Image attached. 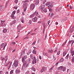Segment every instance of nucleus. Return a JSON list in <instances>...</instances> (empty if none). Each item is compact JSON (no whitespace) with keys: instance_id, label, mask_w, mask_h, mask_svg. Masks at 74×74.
Masks as SVG:
<instances>
[{"instance_id":"f257e3e1","label":"nucleus","mask_w":74,"mask_h":74,"mask_svg":"<svg viewBox=\"0 0 74 74\" xmlns=\"http://www.w3.org/2000/svg\"><path fill=\"white\" fill-rule=\"evenodd\" d=\"M1 59L2 60H5V63H6V64L5 65V67L8 66V65L10 63V60L8 59V56H5L4 58L3 57H1Z\"/></svg>"},{"instance_id":"f03ea898","label":"nucleus","mask_w":74,"mask_h":74,"mask_svg":"<svg viewBox=\"0 0 74 74\" xmlns=\"http://www.w3.org/2000/svg\"><path fill=\"white\" fill-rule=\"evenodd\" d=\"M18 61L17 60H15L14 63L12 65V69H14L15 67H17L18 66Z\"/></svg>"},{"instance_id":"7ed1b4c3","label":"nucleus","mask_w":74,"mask_h":74,"mask_svg":"<svg viewBox=\"0 0 74 74\" xmlns=\"http://www.w3.org/2000/svg\"><path fill=\"white\" fill-rule=\"evenodd\" d=\"M29 1V0H25L24 1V4L23 6V8H27V6L28 2Z\"/></svg>"},{"instance_id":"20e7f679","label":"nucleus","mask_w":74,"mask_h":74,"mask_svg":"<svg viewBox=\"0 0 74 74\" xmlns=\"http://www.w3.org/2000/svg\"><path fill=\"white\" fill-rule=\"evenodd\" d=\"M35 14H36V16H38V12H37V11H36L32 14L30 16L29 18H33V17L35 15Z\"/></svg>"},{"instance_id":"39448f33","label":"nucleus","mask_w":74,"mask_h":74,"mask_svg":"<svg viewBox=\"0 0 74 74\" xmlns=\"http://www.w3.org/2000/svg\"><path fill=\"white\" fill-rule=\"evenodd\" d=\"M34 7H35V5H34V3L31 4L30 6L31 10H33L34 8Z\"/></svg>"},{"instance_id":"423d86ee","label":"nucleus","mask_w":74,"mask_h":74,"mask_svg":"<svg viewBox=\"0 0 74 74\" xmlns=\"http://www.w3.org/2000/svg\"><path fill=\"white\" fill-rule=\"evenodd\" d=\"M26 64H27V62H25V63H24L23 64V65L22 68V69L23 70H24L26 68V66H25Z\"/></svg>"},{"instance_id":"0eeeda50","label":"nucleus","mask_w":74,"mask_h":74,"mask_svg":"<svg viewBox=\"0 0 74 74\" xmlns=\"http://www.w3.org/2000/svg\"><path fill=\"white\" fill-rule=\"evenodd\" d=\"M46 70V67H43L42 68V70L40 71L41 73L44 72Z\"/></svg>"},{"instance_id":"6e6552de","label":"nucleus","mask_w":74,"mask_h":74,"mask_svg":"<svg viewBox=\"0 0 74 74\" xmlns=\"http://www.w3.org/2000/svg\"><path fill=\"white\" fill-rule=\"evenodd\" d=\"M32 20L33 22H36L37 21V17H35L34 18H32Z\"/></svg>"},{"instance_id":"1a4fd4ad","label":"nucleus","mask_w":74,"mask_h":74,"mask_svg":"<svg viewBox=\"0 0 74 74\" xmlns=\"http://www.w3.org/2000/svg\"><path fill=\"white\" fill-rule=\"evenodd\" d=\"M45 8V5H41L40 7V9L42 11L43 10V9Z\"/></svg>"},{"instance_id":"9d476101","label":"nucleus","mask_w":74,"mask_h":74,"mask_svg":"<svg viewBox=\"0 0 74 74\" xmlns=\"http://www.w3.org/2000/svg\"><path fill=\"white\" fill-rule=\"evenodd\" d=\"M1 22L2 25L4 24V25H3V27H5V25L4 23L5 22V21L1 20Z\"/></svg>"},{"instance_id":"9b49d317","label":"nucleus","mask_w":74,"mask_h":74,"mask_svg":"<svg viewBox=\"0 0 74 74\" xmlns=\"http://www.w3.org/2000/svg\"><path fill=\"white\" fill-rule=\"evenodd\" d=\"M37 60L36 59V57H33V61L35 63H37Z\"/></svg>"},{"instance_id":"f8f14e48","label":"nucleus","mask_w":74,"mask_h":74,"mask_svg":"<svg viewBox=\"0 0 74 74\" xmlns=\"http://www.w3.org/2000/svg\"><path fill=\"white\" fill-rule=\"evenodd\" d=\"M16 21L15 20H14L13 21H12V23H11L10 24V25L12 26V25H14V24H15L16 23Z\"/></svg>"},{"instance_id":"ddd939ff","label":"nucleus","mask_w":74,"mask_h":74,"mask_svg":"<svg viewBox=\"0 0 74 74\" xmlns=\"http://www.w3.org/2000/svg\"><path fill=\"white\" fill-rule=\"evenodd\" d=\"M71 54L72 56H73L74 55V50H73V49L72 48L71 50Z\"/></svg>"},{"instance_id":"4468645a","label":"nucleus","mask_w":74,"mask_h":74,"mask_svg":"<svg viewBox=\"0 0 74 74\" xmlns=\"http://www.w3.org/2000/svg\"><path fill=\"white\" fill-rule=\"evenodd\" d=\"M4 8V6L3 5H0V12L2 11Z\"/></svg>"},{"instance_id":"2eb2a0df","label":"nucleus","mask_w":74,"mask_h":74,"mask_svg":"<svg viewBox=\"0 0 74 74\" xmlns=\"http://www.w3.org/2000/svg\"><path fill=\"white\" fill-rule=\"evenodd\" d=\"M20 73V70L19 69H17L16 71V74H18Z\"/></svg>"},{"instance_id":"dca6fc26","label":"nucleus","mask_w":74,"mask_h":74,"mask_svg":"<svg viewBox=\"0 0 74 74\" xmlns=\"http://www.w3.org/2000/svg\"><path fill=\"white\" fill-rule=\"evenodd\" d=\"M67 40H66L65 42H64L62 45V46L63 47L64 45H65V44H66L67 43Z\"/></svg>"},{"instance_id":"f3484780","label":"nucleus","mask_w":74,"mask_h":74,"mask_svg":"<svg viewBox=\"0 0 74 74\" xmlns=\"http://www.w3.org/2000/svg\"><path fill=\"white\" fill-rule=\"evenodd\" d=\"M66 68L65 66H62V70L63 72H64L66 71Z\"/></svg>"},{"instance_id":"a211bd4d","label":"nucleus","mask_w":74,"mask_h":74,"mask_svg":"<svg viewBox=\"0 0 74 74\" xmlns=\"http://www.w3.org/2000/svg\"><path fill=\"white\" fill-rule=\"evenodd\" d=\"M7 29H5L3 30V32L4 33H7Z\"/></svg>"},{"instance_id":"6ab92c4d","label":"nucleus","mask_w":74,"mask_h":74,"mask_svg":"<svg viewBox=\"0 0 74 74\" xmlns=\"http://www.w3.org/2000/svg\"><path fill=\"white\" fill-rule=\"evenodd\" d=\"M31 62V58H29L27 60V62L28 63H30Z\"/></svg>"},{"instance_id":"aec40b11","label":"nucleus","mask_w":74,"mask_h":74,"mask_svg":"<svg viewBox=\"0 0 74 74\" xmlns=\"http://www.w3.org/2000/svg\"><path fill=\"white\" fill-rule=\"evenodd\" d=\"M51 4V3L49 2H47L45 4L46 5V6H48V5H49V4Z\"/></svg>"},{"instance_id":"412c9836","label":"nucleus","mask_w":74,"mask_h":74,"mask_svg":"<svg viewBox=\"0 0 74 74\" xmlns=\"http://www.w3.org/2000/svg\"><path fill=\"white\" fill-rule=\"evenodd\" d=\"M39 2V0H36L35 1V4L36 5H38V3Z\"/></svg>"},{"instance_id":"4be33fe9","label":"nucleus","mask_w":74,"mask_h":74,"mask_svg":"<svg viewBox=\"0 0 74 74\" xmlns=\"http://www.w3.org/2000/svg\"><path fill=\"white\" fill-rule=\"evenodd\" d=\"M21 25H18L17 27V28L18 29H20L21 28Z\"/></svg>"},{"instance_id":"5701e85b","label":"nucleus","mask_w":74,"mask_h":74,"mask_svg":"<svg viewBox=\"0 0 74 74\" xmlns=\"http://www.w3.org/2000/svg\"><path fill=\"white\" fill-rule=\"evenodd\" d=\"M22 62L23 63H26V62H25V58H24L23 57L22 58Z\"/></svg>"},{"instance_id":"b1692460","label":"nucleus","mask_w":74,"mask_h":74,"mask_svg":"<svg viewBox=\"0 0 74 74\" xmlns=\"http://www.w3.org/2000/svg\"><path fill=\"white\" fill-rule=\"evenodd\" d=\"M32 53H34V54H36V49H34L32 51Z\"/></svg>"},{"instance_id":"393cba45","label":"nucleus","mask_w":74,"mask_h":74,"mask_svg":"<svg viewBox=\"0 0 74 74\" xmlns=\"http://www.w3.org/2000/svg\"><path fill=\"white\" fill-rule=\"evenodd\" d=\"M66 53H67V52L64 51L63 52V56H65V55H66Z\"/></svg>"},{"instance_id":"a878e982","label":"nucleus","mask_w":74,"mask_h":74,"mask_svg":"<svg viewBox=\"0 0 74 74\" xmlns=\"http://www.w3.org/2000/svg\"><path fill=\"white\" fill-rule=\"evenodd\" d=\"M48 52L50 53H52V52H53V50L51 49L50 50H49L48 51Z\"/></svg>"},{"instance_id":"bb28decb","label":"nucleus","mask_w":74,"mask_h":74,"mask_svg":"<svg viewBox=\"0 0 74 74\" xmlns=\"http://www.w3.org/2000/svg\"><path fill=\"white\" fill-rule=\"evenodd\" d=\"M43 11L44 12H47V9L46 8H45Z\"/></svg>"},{"instance_id":"cd10ccee","label":"nucleus","mask_w":74,"mask_h":74,"mask_svg":"<svg viewBox=\"0 0 74 74\" xmlns=\"http://www.w3.org/2000/svg\"><path fill=\"white\" fill-rule=\"evenodd\" d=\"M31 70H32L33 71H34L35 72L36 71V69H35L33 67H32V68H31Z\"/></svg>"},{"instance_id":"c85d7f7f","label":"nucleus","mask_w":74,"mask_h":74,"mask_svg":"<svg viewBox=\"0 0 74 74\" xmlns=\"http://www.w3.org/2000/svg\"><path fill=\"white\" fill-rule=\"evenodd\" d=\"M15 44H16V42H12L10 44L11 45H14Z\"/></svg>"},{"instance_id":"c756f323","label":"nucleus","mask_w":74,"mask_h":74,"mask_svg":"<svg viewBox=\"0 0 74 74\" xmlns=\"http://www.w3.org/2000/svg\"><path fill=\"white\" fill-rule=\"evenodd\" d=\"M22 58L25 59H26L27 58V55H25L23 57H22Z\"/></svg>"},{"instance_id":"7c9ffc66","label":"nucleus","mask_w":74,"mask_h":74,"mask_svg":"<svg viewBox=\"0 0 74 74\" xmlns=\"http://www.w3.org/2000/svg\"><path fill=\"white\" fill-rule=\"evenodd\" d=\"M66 19L64 18L63 19V20H62L61 22H62V23H63V22H65L66 21Z\"/></svg>"},{"instance_id":"2f4dec72","label":"nucleus","mask_w":74,"mask_h":74,"mask_svg":"<svg viewBox=\"0 0 74 74\" xmlns=\"http://www.w3.org/2000/svg\"><path fill=\"white\" fill-rule=\"evenodd\" d=\"M63 66H60L58 68V70H60V69H62Z\"/></svg>"},{"instance_id":"473e14b6","label":"nucleus","mask_w":74,"mask_h":74,"mask_svg":"<svg viewBox=\"0 0 74 74\" xmlns=\"http://www.w3.org/2000/svg\"><path fill=\"white\" fill-rule=\"evenodd\" d=\"M36 41H35L32 44V45H34L36 44Z\"/></svg>"},{"instance_id":"72a5a7b5","label":"nucleus","mask_w":74,"mask_h":74,"mask_svg":"<svg viewBox=\"0 0 74 74\" xmlns=\"http://www.w3.org/2000/svg\"><path fill=\"white\" fill-rule=\"evenodd\" d=\"M64 59H63V58H62L60 60V62H63V61H64Z\"/></svg>"},{"instance_id":"f704fd0d","label":"nucleus","mask_w":74,"mask_h":74,"mask_svg":"<svg viewBox=\"0 0 74 74\" xmlns=\"http://www.w3.org/2000/svg\"><path fill=\"white\" fill-rule=\"evenodd\" d=\"M52 7V5H50L48 6V8H49H49H51Z\"/></svg>"},{"instance_id":"c9c22d12","label":"nucleus","mask_w":74,"mask_h":74,"mask_svg":"<svg viewBox=\"0 0 74 74\" xmlns=\"http://www.w3.org/2000/svg\"><path fill=\"white\" fill-rule=\"evenodd\" d=\"M4 43H3L1 46V48H3V46H4Z\"/></svg>"},{"instance_id":"e433bc0d","label":"nucleus","mask_w":74,"mask_h":74,"mask_svg":"<svg viewBox=\"0 0 74 74\" xmlns=\"http://www.w3.org/2000/svg\"><path fill=\"white\" fill-rule=\"evenodd\" d=\"M11 64H9V66L8 67V69L9 70L10 69L11 66Z\"/></svg>"},{"instance_id":"4c0bfd02","label":"nucleus","mask_w":74,"mask_h":74,"mask_svg":"<svg viewBox=\"0 0 74 74\" xmlns=\"http://www.w3.org/2000/svg\"><path fill=\"white\" fill-rule=\"evenodd\" d=\"M13 73H14V70H12L10 72V74H13Z\"/></svg>"},{"instance_id":"58836bf2","label":"nucleus","mask_w":74,"mask_h":74,"mask_svg":"<svg viewBox=\"0 0 74 74\" xmlns=\"http://www.w3.org/2000/svg\"><path fill=\"white\" fill-rule=\"evenodd\" d=\"M69 54H68L67 55V56L65 57V59H67L69 58Z\"/></svg>"},{"instance_id":"ea45409f","label":"nucleus","mask_w":74,"mask_h":74,"mask_svg":"<svg viewBox=\"0 0 74 74\" xmlns=\"http://www.w3.org/2000/svg\"><path fill=\"white\" fill-rule=\"evenodd\" d=\"M43 53L44 56H47V54L45 53L44 52H43Z\"/></svg>"},{"instance_id":"a19ab883","label":"nucleus","mask_w":74,"mask_h":74,"mask_svg":"<svg viewBox=\"0 0 74 74\" xmlns=\"http://www.w3.org/2000/svg\"><path fill=\"white\" fill-rule=\"evenodd\" d=\"M14 14H12L11 15V18H14Z\"/></svg>"},{"instance_id":"79ce46f5","label":"nucleus","mask_w":74,"mask_h":74,"mask_svg":"<svg viewBox=\"0 0 74 74\" xmlns=\"http://www.w3.org/2000/svg\"><path fill=\"white\" fill-rule=\"evenodd\" d=\"M23 51L24 52V53H25V52H26L27 51V49H24Z\"/></svg>"},{"instance_id":"37998d69","label":"nucleus","mask_w":74,"mask_h":74,"mask_svg":"<svg viewBox=\"0 0 74 74\" xmlns=\"http://www.w3.org/2000/svg\"><path fill=\"white\" fill-rule=\"evenodd\" d=\"M26 67H28L29 66V63H28L26 65Z\"/></svg>"},{"instance_id":"c03bdc74","label":"nucleus","mask_w":74,"mask_h":74,"mask_svg":"<svg viewBox=\"0 0 74 74\" xmlns=\"http://www.w3.org/2000/svg\"><path fill=\"white\" fill-rule=\"evenodd\" d=\"M25 54V52H24L23 51V52H21V55H24Z\"/></svg>"},{"instance_id":"a18cd8bd","label":"nucleus","mask_w":74,"mask_h":74,"mask_svg":"<svg viewBox=\"0 0 74 74\" xmlns=\"http://www.w3.org/2000/svg\"><path fill=\"white\" fill-rule=\"evenodd\" d=\"M70 70L69 69H68L67 70V73H69V72H70Z\"/></svg>"},{"instance_id":"49530a36","label":"nucleus","mask_w":74,"mask_h":74,"mask_svg":"<svg viewBox=\"0 0 74 74\" xmlns=\"http://www.w3.org/2000/svg\"><path fill=\"white\" fill-rule=\"evenodd\" d=\"M32 23V22H31V21H29V23H28V25H30Z\"/></svg>"},{"instance_id":"de8ad7c7","label":"nucleus","mask_w":74,"mask_h":74,"mask_svg":"<svg viewBox=\"0 0 74 74\" xmlns=\"http://www.w3.org/2000/svg\"><path fill=\"white\" fill-rule=\"evenodd\" d=\"M69 8L70 9H73V7H71V6L70 5L69 6Z\"/></svg>"},{"instance_id":"09e8293b","label":"nucleus","mask_w":74,"mask_h":74,"mask_svg":"<svg viewBox=\"0 0 74 74\" xmlns=\"http://www.w3.org/2000/svg\"><path fill=\"white\" fill-rule=\"evenodd\" d=\"M12 14H13V15H15V11H14L12 12Z\"/></svg>"},{"instance_id":"8fccbe9b","label":"nucleus","mask_w":74,"mask_h":74,"mask_svg":"<svg viewBox=\"0 0 74 74\" xmlns=\"http://www.w3.org/2000/svg\"><path fill=\"white\" fill-rule=\"evenodd\" d=\"M29 71H28L26 72L25 73V74H29Z\"/></svg>"},{"instance_id":"3c124183","label":"nucleus","mask_w":74,"mask_h":74,"mask_svg":"<svg viewBox=\"0 0 74 74\" xmlns=\"http://www.w3.org/2000/svg\"><path fill=\"white\" fill-rule=\"evenodd\" d=\"M38 19H40V18H41V16L40 15H39L38 16Z\"/></svg>"},{"instance_id":"603ef678","label":"nucleus","mask_w":74,"mask_h":74,"mask_svg":"<svg viewBox=\"0 0 74 74\" xmlns=\"http://www.w3.org/2000/svg\"><path fill=\"white\" fill-rule=\"evenodd\" d=\"M30 57H31V58H33V54H30Z\"/></svg>"},{"instance_id":"864d4df0","label":"nucleus","mask_w":74,"mask_h":74,"mask_svg":"<svg viewBox=\"0 0 74 74\" xmlns=\"http://www.w3.org/2000/svg\"><path fill=\"white\" fill-rule=\"evenodd\" d=\"M59 63V61H58L57 62V63H56V66H58V64Z\"/></svg>"},{"instance_id":"5fc2aeb1","label":"nucleus","mask_w":74,"mask_h":74,"mask_svg":"<svg viewBox=\"0 0 74 74\" xmlns=\"http://www.w3.org/2000/svg\"><path fill=\"white\" fill-rule=\"evenodd\" d=\"M24 12H26V9L27 8H24Z\"/></svg>"},{"instance_id":"6e6d98bb","label":"nucleus","mask_w":74,"mask_h":74,"mask_svg":"<svg viewBox=\"0 0 74 74\" xmlns=\"http://www.w3.org/2000/svg\"><path fill=\"white\" fill-rule=\"evenodd\" d=\"M50 22H51V21H49L48 22V25H49V23H50Z\"/></svg>"},{"instance_id":"4d7b16f0","label":"nucleus","mask_w":74,"mask_h":74,"mask_svg":"<svg viewBox=\"0 0 74 74\" xmlns=\"http://www.w3.org/2000/svg\"><path fill=\"white\" fill-rule=\"evenodd\" d=\"M53 59L54 60H56V58H55V57L54 56H53Z\"/></svg>"},{"instance_id":"13d9d810","label":"nucleus","mask_w":74,"mask_h":74,"mask_svg":"<svg viewBox=\"0 0 74 74\" xmlns=\"http://www.w3.org/2000/svg\"><path fill=\"white\" fill-rule=\"evenodd\" d=\"M72 62H74V58H72Z\"/></svg>"},{"instance_id":"bf43d9fd","label":"nucleus","mask_w":74,"mask_h":74,"mask_svg":"<svg viewBox=\"0 0 74 74\" xmlns=\"http://www.w3.org/2000/svg\"><path fill=\"white\" fill-rule=\"evenodd\" d=\"M49 11L50 12H52V9H49Z\"/></svg>"},{"instance_id":"052dcab7","label":"nucleus","mask_w":74,"mask_h":74,"mask_svg":"<svg viewBox=\"0 0 74 74\" xmlns=\"http://www.w3.org/2000/svg\"><path fill=\"white\" fill-rule=\"evenodd\" d=\"M53 13H51V17H52V16H53Z\"/></svg>"},{"instance_id":"680f3d73","label":"nucleus","mask_w":74,"mask_h":74,"mask_svg":"<svg viewBox=\"0 0 74 74\" xmlns=\"http://www.w3.org/2000/svg\"><path fill=\"white\" fill-rule=\"evenodd\" d=\"M18 0H15V1L16 3H18Z\"/></svg>"},{"instance_id":"e2e57ef3","label":"nucleus","mask_w":74,"mask_h":74,"mask_svg":"<svg viewBox=\"0 0 74 74\" xmlns=\"http://www.w3.org/2000/svg\"><path fill=\"white\" fill-rule=\"evenodd\" d=\"M6 47V45H5L3 47V50H4L5 49V47Z\"/></svg>"},{"instance_id":"0e129e2a","label":"nucleus","mask_w":74,"mask_h":74,"mask_svg":"<svg viewBox=\"0 0 74 74\" xmlns=\"http://www.w3.org/2000/svg\"><path fill=\"white\" fill-rule=\"evenodd\" d=\"M39 58L40 60H41V56H40L39 57Z\"/></svg>"},{"instance_id":"69168bd1","label":"nucleus","mask_w":74,"mask_h":74,"mask_svg":"<svg viewBox=\"0 0 74 74\" xmlns=\"http://www.w3.org/2000/svg\"><path fill=\"white\" fill-rule=\"evenodd\" d=\"M9 1H10L9 0L8 1H7V2H6V4H8V3Z\"/></svg>"},{"instance_id":"338daca9","label":"nucleus","mask_w":74,"mask_h":74,"mask_svg":"<svg viewBox=\"0 0 74 74\" xmlns=\"http://www.w3.org/2000/svg\"><path fill=\"white\" fill-rule=\"evenodd\" d=\"M53 67H52L51 69H50V70H53Z\"/></svg>"},{"instance_id":"774afa93","label":"nucleus","mask_w":74,"mask_h":74,"mask_svg":"<svg viewBox=\"0 0 74 74\" xmlns=\"http://www.w3.org/2000/svg\"><path fill=\"white\" fill-rule=\"evenodd\" d=\"M7 4H8L7 3L5 4V8H6V7H7Z\"/></svg>"}]
</instances>
